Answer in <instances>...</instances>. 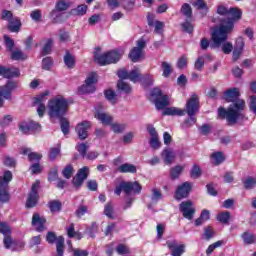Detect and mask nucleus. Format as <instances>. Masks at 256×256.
Instances as JSON below:
<instances>
[{"label": "nucleus", "instance_id": "de8ad7c7", "mask_svg": "<svg viewBox=\"0 0 256 256\" xmlns=\"http://www.w3.org/2000/svg\"><path fill=\"white\" fill-rule=\"evenodd\" d=\"M117 87L119 91H123L124 93H131V86H129V84L123 80L118 81Z\"/></svg>", "mask_w": 256, "mask_h": 256}, {"label": "nucleus", "instance_id": "bb28decb", "mask_svg": "<svg viewBox=\"0 0 256 256\" xmlns=\"http://www.w3.org/2000/svg\"><path fill=\"white\" fill-rule=\"evenodd\" d=\"M193 7H196L201 12L202 17H205L207 13H209V7H207V3H205V0H196L193 3Z\"/></svg>", "mask_w": 256, "mask_h": 256}, {"label": "nucleus", "instance_id": "3c124183", "mask_svg": "<svg viewBox=\"0 0 256 256\" xmlns=\"http://www.w3.org/2000/svg\"><path fill=\"white\" fill-rule=\"evenodd\" d=\"M11 59H13V61H21L26 59V56L21 50H15L12 52Z\"/></svg>", "mask_w": 256, "mask_h": 256}, {"label": "nucleus", "instance_id": "aec40b11", "mask_svg": "<svg viewBox=\"0 0 256 256\" xmlns=\"http://www.w3.org/2000/svg\"><path fill=\"white\" fill-rule=\"evenodd\" d=\"M47 95V93H43L39 96H37L36 98H34V105H37V113L39 115V117H43V115H45V111H46V107H45V96Z\"/></svg>", "mask_w": 256, "mask_h": 256}, {"label": "nucleus", "instance_id": "412c9836", "mask_svg": "<svg viewBox=\"0 0 256 256\" xmlns=\"http://www.w3.org/2000/svg\"><path fill=\"white\" fill-rule=\"evenodd\" d=\"M95 118L102 123V125H111L113 123V116L105 113L103 110L96 109Z\"/></svg>", "mask_w": 256, "mask_h": 256}, {"label": "nucleus", "instance_id": "7c9ffc66", "mask_svg": "<svg viewBox=\"0 0 256 256\" xmlns=\"http://www.w3.org/2000/svg\"><path fill=\"white\" fill-rule=\"evenodd\" d=\"M227 40L223 41L219 46H215V42L213 45H211L212 49H215L217 47H221L222 45V52L225 55H229L233 51V44L231 42H226Z\"/></svg>", "mask_w": 256, "mask_h": 256}, {"label": "nucleus", "instance_id": "4468645a", "mask_svg": "<svg viewBox=\"0 0 256 256\" xmlns=\"http://www.w3.org/2000/svg\"><path fill=\"white\" fill-rule=\"evenodd\" d=\"M197 111H199V98L197 95H192L186 103V113L189 117H194Z\"/></svg>", "mask_w": 256, "mask_h": 256}, {"label": "nucleus", "instance_id": "58836bf2", "mask_svg": "<svg viewBox=\"0 0 256 256\" xmlns=\"http://www.w3.org/2000/svg\"><path fill=\"white\" fill-rule=\"evenodd\" d=\"M163 77H169L173 73V67L169 62H162Z\"/></svg>", "mask_w": 256, "mask_h": 256}, {"label": "nucleus", "instance_id": "ddd939ff", "mask_svg": "<svg viewBox=\"0 0 256 256\" xmlns=\"http://www.w3.org/2000/svg\"><path fill=\"white\" fill-rule=\"evenodd\" d=\"M147 131L150 135V147H152L154 150L161 148V141H159V134L157 133V130L154 128L153 125L149 124L147 126Z\"/></svg>", "mask_w": 256, "mask_h": 256}, {"label": "nucleus", "instance_id": "ea45409f", "mask_svg": "<svg viewBox=\"0 0 256 256\" xmlns=\"http://www.w3.org/2000/svg\"><path fill=\"white\" fill-rule=\"evenodd\" d=\"M242 239L246 245H251L255 242V235L251 232H244L242 234Z\"/></svg>", "mask_w": 256, "mask_h": 256}, {"label": "nucleus", "instance_id": "4d7b16f0", "mask_svg": "<svg viewBox=\"0 0 256 256\" xmlns=\"http://www.w3.org/2000/svg\"><path fill=\"white\" fill-rule=\"evenodd\" d=\"M69 2H65V0H60L56 3L57 11H67L69 9Z\"/></svg>", "mask_w": 256, "mask_h": 256}, {"label": "nucleus", "instance_id": "5701e85b", "mask_svg": "<svg viewBox=\"0 0 256 256\" xmlns=\"http://www.w3.org/2000/svg\"><path fill=\"white\" fill-rule=\"evenodd\" d=\"M161 157L166 165H171L175 159V151L171 148H166L162 151Z\"/></svg>", "mask_w": 256, "mask_h": 256}, {"label": "nucleus", "instance_id": "423d86ee", "mask_svg": "<svg viewBox=\"0 0 256 256\" xmlns=\"http://www.w3.org/2000/svg\"><path fill=\"white\" fill-rule=\"evenodd\" d=\"M151 97L158 111H161L170 105L171 98L167 95H163V92H161L159 88H154L152 90Z\"/></svg>", "mask_w": 256, "mask_h": 256}, {"label": "nucleus", "instance_id": "9b49d317", "mask_svg": "<svg viewBox=\"0 0 256 256\" xmlns=\"http://www.w3.org/2000/svg\"><path fill=\"white\" fill-rule=\"evenodd\" d=\"M180 212L182 213L183 217L185 219H188V221H191L193 217L195 216V206H193V202L191 201H183L180 204Z\"/></svg>", "mask_w": 256, "mask_h": 256}, {"label": "nucleus", "instance_id": "a878e982", "mask_svg": "<svg viewBox=\"0 0 256 256\" xmlns=\"http://www.w3.org/2000/svg\"><path fill=\"white\" fill-rule=\"evenodd\" d=\"M21 155H27L29 161H39L42 159L43 155L31 151L30 148H21Z\"/></svg>", "mask_w": 256, "mask_h": 256}, {"label": "nucleus", "instance_id": "69168bd1", "mask_svg": "<svg viewBox=\"0 0 256 256\" xmlns=\"http://www.w3.org/2000/svg\"><path fill=\"white\" fill-rule=\"evenodd\" d=\"M191 177L192 179H199L201 177V168L199 166L194 165L192 167Z\"/></svg>", "mask_w": 256, "mask_h": 256}, {"label": "nucleus", "instance_id": "a211bd4d", "mask_svg": "<svg viewBox=\"0 0 256 256\" xmlns=\"http://www.w3.org/2000/svg\"><path fill=\"white\" fill-rule=\"evenodd\" d=\"M189 193H191V183L184 182L182 185L178 186L175 197L178 201H181V199L189 197Z\"/></svg>", "mask_w": 256, "mask_h": 256}, {"label": "nucleus", "instance_id": "864d4df0", "mask_svg": "<svg viewBox=\"0 0 256 256\" xmlns=\"http://www.w3.org/2000/svg\"><path fill=\"white\" fill-rule=\"evenodd\" d=\"M116 251L118 255H129V253H131V250H129V247L125 246L124 244H119L116 247Z\"/></svg>", "mask_w": 256, "mask_h": 256}, {"label": "nucleus", "instance_id": "1a4fd4ad", "mask_svg": "<svg viewBox=\"0 0 256 256\" xmlns=\"http://www.w3.org/2000/svg\"><path fill=\"white\" fill-rule=\"evenodd\" d=\"M97 83V74L95 72L90 73L85 83L79 88V93H95V84Z\"/></svg>", "mask_w": 256, "mask_h": 256}, {"label": "nucleus", "instance_id": "f03ea898", "mask_svg": "<svg viewBox=\"0 0 256 256\" xmlns=\"http://www.w3.org/2000/svg\"><path fill=\"white\" fill-rule=\"evenodd\" d=\"M243 109H245V101L237 100V102L230 105L227 110H225V108H219L218 115L222 117V119H226L230 125H235L237 121H242L243 117H245L243 115Z\"/></svg>", "mask_w": 256, "mask_h": 256}, {"label": "nucleus", "instance_id": "0e129e2a", "mask_svg": "<svg viewBox=\"0 0 256 256\" xmlns=\"http://www.w3.org/2000/svg\"><path fill=\"white\" fill-rule=\"evenodd\" d=\"M104 215H106L108 219H115L113 216V206H111V204H106L104 208Z\"/></svg>", "mask_w": 256, "mask_h": 256}, {"label": "nucleus", "instance_id": "603ef678", "mask_svg": "<svg viewBox=\"0 0 256 256\" xmlns=\"http://www.w3.org/2000/svg\"><path fill=\"white\" fill-rule=\"evenodd\" d=\"M111 130L114 133H123V131H125V124H119V123H111L110 124Z\"/></svg>", "mask_w": 256, "mask_h": 256}, {"label": "nucleus", "instance_id": "c85d7f7f", "mask_svg": "<svg viewBox=\"0 0 256 256\" xmlns=\"http://www.w3.org/2000/svg\"><path fill=\"white\" fill-rule=\"evenodd\" d=\"M8 29L11 33H19L21 30V20L15 17L12 21L8 22Z\"/></svg>", "mask_w": 256, "mask_h": 256}, {"label": "nucleus", "instance_id": "20e7f679", "mask_svg": "<svg viewBox=\"0 0 256 256\" xmlns=\"http://www.w3.org/2000/svg\"><path fill=\"white\" fill-rule=\"evenodd\" d=\"M13 180V173L9 170L4 172V175L0 177V203H8L11 199L9 194V182Z\"/></svg>", "mask_w": 256, "mask_h": 256}, {"label": "nucleus", "instance_id": "5fc2aeb1", "mask_svg": "<svg viewBox=\"0 0 256 256\" xmlns=\"http://www.w3.org/2000/svg\"><path fill=\"white\" fill-rule=\"evenodd\" d=\"M58 120L60 121L62 133L64 135H67L69 133V121L64 119V117L62 119H58Z\"/></svg>", "mask_w": 256, "mask_h": 256}, {"label": "nucleus", "instance_id": "8fccbe9b", "mask_svg": "<svg viewBox=\"0 0 256 256\" xmlns=\"http://www.w3.org/2000/svg\"><path fill=\"white\" fill-rule=\"evenodd\" d=\"M203 67H205V58H203V56H200L196 59L194 63V69H196V71H203Z\"/></svg>", "mask_w": 256, "mask_h": 256}, {"label": "nucleus", "instance_id": "09e8293b", "mask_svg": "<svg viewBox=\"0 0 256 256\" xmlns=\"http://www.w3.org/2000/svg\"><path fill=\"white\" fill-rule=\"evenodd\" d=\"M105 97L108 101H110V103H112V105H115V103H117V95L115 94V91L107 90L105 92Z\"/></svg>", "mask_w": 256, "mask_h": 256}, {"label": "nucleus", "instance_id": "13d9d810", "mask_svg": "<svg viewBox=\"0 0 256 256\" xmlns=\"http://www.w3.org/2000/svg\"><path fill=\"white\" fill-rule=\"evenodd\" d=\"M255 185H256V178L248 177L244 181L245 189H253V187H255Z\"/></svg>", "mask_w": 256, "mask_h": 256}, {"label": "nucleus", "instance_id": "b1692460", "mask_svg": "<svg viewBox=\"0 0 256 256\" xmlns=\"http://www.w3.org/2000/svg\"><path fill=\"white\" fill-rule=\"evenodd\" d=\"M224 99L228 103H235L239 99V90L237 88H231L224 93Z\"/></svg>", "mask_w": 256, "mask_h": 256}, {"label": "nucleus", "instance_id": "9d476101", "mask_svg": "<svg viewBox=\"0 0 256 256\" xmlns=\"http://www.w3.org/2000/svg\"><path fill=\"white\" fill-rule=\"evenodd\" d=\"M146 45L147 42H145V40L143 39H139L137 41V46L134 47L129 53V58L131 59V61H133V63H137V61L141 59L143 55V50L145 49Z\"/></svg>", "mask_w": 256, "mask_h": 256}, {"label": "nucleus", "instance_id": "052dcab7", "mask_svg": "<svg viewBox=\"0 0 256 256\" xmlns=\"http://www.w3.org/2000/svg\"><path fill=\"white\" fill-rule=\"evenodd\" d=\"M87 9H88L87 5L82 4V5L77 6V8L74 9L73 11H74L75 15L83 16V15H85V13H87Z\"/></svg>", "mask_w": 256, "mask_h": 256}, {"label": "nucleus", "instance_id": "6e6552de", "mask_svg": "<svg viewBox=\"0 0 256 256\" xmlns=\"http://www.w3.org/2000/svg\"><path fill=\"white\" fill-rule=\"evenodd\" d=\"M41 185V182L39 180H36L31 187V191L28 194V199L26 202V207L31 208L35 207L37 205V201H39V187Z\"/></svg>", "mask_w": 256, "mask_h": 256}, {"label": "nucleus", "instance_id": "e2e57ef3", "mask_svg": "<svg viewBox=\"0 0 256 256\" xmlns=\"http://www.w3.org/2000/svg\"><path fill=\"white\" fill-rule=\"evenodd\" d=\"M245 47V40H243V37H238L235 42L234 49L238 51H243Z\"/></svg>", "mask_w": 256, "mask_h": 256}, {"label": "nucleus", "instance_id": "f704fd0d", "mask_svg": "<svg viewBox=\"0 0 256 256\" xmlns=\"http://www.w3.org/2000/svg\"><path fill=\"white\" fill-rule=\"evenodd\" d=\"M180 11L184 15V17H187L188 19H191V17H193V9H191V5H189L188 3H184Z\"/></svg>", "mask_w": 256, "mask_h": 256}, {"label": "nucleus", "instance_id": "79ce46f5", "mask_svg": "<svg viewBox=\"0 0 256 256\" xmlns=\"http://www.w3.org/2000/svg\"><path fill=\"white\" fill-rule=\"evenodd\" d=\"M224 243L225 242L223 240H220L209 245L208 248L206 249V255H211V253H213L215 249H218V247H222Z\"/></svg>", "mask_w": 256, "mask_h": 256}, {"label": "nucleus", "instance_id": "4c0bfd02", "mask_svg": "<svg viewBox=\"0 0 256 256\" xmlns=\"http://www.w3.org/2000/svg\"><path fill=\"white\" fill-rule=\"evenodd\" d=\"M61 205H62L61 202L57 200H52L48 203L51 213H57L61 211Z\"/></svg>", "mask_w": 256, "mask_h": 256}, {"label": "nucleus", "instance_id": "f8f14e48", "mask_svg": "<svg viewBox=\"0 0 256 256\" xmlns=\"http://www.w3.org/2000/svg\"><path fill=\"white\" fill-rule=\"evenodd\" d=\"M89 177V167L84 166L78 170L76 176L73 178L72 183L76 189H79L83 182Z\"/></svg>", "mask_w": 256, "mask_h": 256}, {"label": "nucleus", "instance_id": "680f3d73", "mask_svg": "<svg viewBox=\"0 0 256 256\" xmlns=\"http://www.w3.org/2000/svg\"><path fill=\"white\" fill-rule=\"evenodd\" d=\"M15 17L13 16V12L9 10L2 11V19L3 21H7L8 23L12 21Z\"/></svg>", "mask_w": 256, "mask_h": 256}, {"label": "nucleus", "instance_id": "cd10ccee", "mask_svg": "<svg viewBox=\"0 0 256 256\" xmlns=\"http://www.w3.org/2000/svg\"><path fill=\"white\" fill-rule=\"evenodd\" d=\"M3 243L5 249H12V251H17V240H13L10 235L4 236Z\"/></svg>", "mask_w": 256, "mask_h": 256}, {"label": "nucleus", "instance_id": "4be33fe9", "mask_svg": "<svg viewBox=\"0 0 256 256\" xmlns=\"http://www.w3.org/2000/svg\"><path fill=\"white\" fill-rule=\"evenodd\" d=\"M94 61L98 63V65H111L115 62V59L109 58L107 56V53L99 54L95 52L94 54Z\"/></svg>", "mask_w": 256, "mask_h": 256}, {"label": "nucleus", "instance_id": "f3484780", "mask_svg": "<svg viewBox=\"0 0 256 256\" xmlns=\"http://www.w3.org/2000/svg\"><path fill=\"white\" fill-rule=\"evenodd\" d=\"M89 129H91V122L89 121H83L76 126V133L81 141L87 139Z\"/></svg>", "mask_w": 256, "mask_h": 256}, {"label": "nucleus", "instance_id": "a19ab883", "mask_svg": "<svg viewBox=\"0 0 256 256\" xmlns=\"http://www.w3.org/2000/svg\"><path fill=\"white\" fill-rule=\"evenodd\" d=\"M229 219H231V213L229 211L219 213L217 216V220L220 223L227 224V223H229Z\"/></svg>", "mask_w": 256, "mask_h": 256}, {"label": "nucleus", "instance_id": "a18cd8bd", "mask_svg": "<svg viewBox=\"0 0 256 256\" xmlns=\"http://www.w3.org/2000/svg\"><path fill=\"white\" fill-rule=\"evenodd\" d=\"M76 149L82 157H87V149H89V144L88 143H80L76 145Z\"/></svg>", "mask_w": 256, "mask_h": 256}, {"label": "nucleus", "instance_id": "f257e3e1", "mask_svg": "<svg viewBox=\"0 0 256 256\" xmlns=\"http://www.w3.org/2000/svg\"><path fill=\"white\" fill-rule=\"evenodd\" d=\"M216 13L222 17H228L221 20L220 26L212 32V41L215 47H219L223 41H227L229 33L235 29V22L241 21L243 11L239 8H228L225 5H218Z\"/></svg>", "mask_w": 256, "mask_h": 256}, {"label": "nucleus", "instance_id": "c756f323", "mask_svg": "<svg viewBox=\"0 0 256 256\" xmlns=\"http://www.w3.org/2000/svg\"><path fill=\"white\" fill-rule=\"evenodd\" d=\"M119 173H137V166L130 163L122 164L118 167Z\"/></svg>", "mask_w": 256, "mask_h": 256}, {"label": "nucleus", "instance_id": "c03bdc74", "mask_svg": "<svg viewBox=\"0 0 256 256\" xmlns=\"http://www.w3.org/2000/svg\"><path fill=\"white\" fill-rule=\"evenodd\" d=\"M73 173H75V170L71 164L67 165L62 171V175L65 179H71V177H73Z\"/></svg>", "mask_w": 256, "mask_h": 256}, {"label": "nucleus", "instance_id": "39448f33", "mask_svg": "<svg viewBox=\"0 0 256 256\" xmlns=\"http://www.w3.org/2000/svg\"><path fill=\"white\" fill-rule=\"evenodd\" d=\"M141 189L142 187L139 182H121L116 186L114 193L115 195H121L123 191L125 195H131V193L139 195V193H141Z\"/></svg>", "mask_w": 256, "mask_h": 256}, {"label": "nucleus", "instance_id": "0eeeda50", "mask_svg": "<svg viewBox=\"0 0 256 256\" xmlns=\"http://www.w3.org/2000/svg\"><path fill=\"white\" fill-rule=\"evenodd\" d=\"M15 89H19V81L8 80L5 85L0 86V96L2 99L10 101L12 94Z\"/></svg>", "mask_w": 256, "mask_h": 256}, {"label": "nucleus", "instance_id": "393cba45", "mask_svg": "<svg viewBox=\"0 0 256 256\" xmlns=\"http://www.w3.org/2000/svg\"><path fill=\"white\" fill-rule=\"evenodd\" d=\"M162 115L164 116L168 115L172 117H175V116L183 117V115H185V110L177 107H167L162 112Z\"/></svg>", "mask_w": 256, "mask_h": 256}, {"label": "nucleus", "instance_id": "2f4dec72", "mask_svg": "<svg viewBox=\"0 0 256 256\" xmlns=\"http://www.w3.org/2000/svg\"><path fill=\"white\" fill-rule=\"evenodd\" d=\"M163 199V194L161 193V190L157 188L152 189V194L150 195V201L152 204H157L159 201Z\"/></svg>", "mask_w": 256, "mask_h": 256}, {"label": "nucleus", "instance_id": "2eb2a0df", "mask_svg": "<svg viewBox=\"0 0 256 256\" xmlns=\"http://www.w3.org/2000/svg\"><path fill=\"white\" fill-rule=\"evenodd\" d=\"M0 76L5 79H13L15 77H21V71L15 67L0 66Z\"/></svg>", "mask_w": 256, "mask_h": 256}, {"label": "nucleus", "instance_id": "7ed1b4c3", "mask_svg": "<svg viewBox=\"0 0 256 256\" xmlns=\"http://www.w3.org/2000/svg\"><path fill=\"white\" fill-rule=\"evenodd\" d=\"M47 109L50 119H63L69 109V100L63 96H56L49 100Z\"/></svg>", "mask_w": 256, "mask_h": 256}, {"label": "nucleus", "instance_id": "6e6d98bb", "mask_svg": "<svg viewBox=\"0 0 256 256\" xmlns=\"http://www.w3.org/2000/svg\"><path fill=\"white\" fill-rule=\"evenodd\" d=\"M181 173H183V168L182 166H176V167H173L171 169V177L172 179H178L179 178V175H181Z\"/></svg>", "mask_w": 256, "mask_h": 256}, {"label": "nucleus", "instance_id": "e433bc0d", "mask_svg": "<svg viewBox=\"0 0 256 256\" xmlns=\"http://www.w3.org/2000/svg\"><path fill=\"white\" fill-rule=\"evenodd\" d=\"M128 79L133 83L141 81V74H139V69L134 68L130 73H128Z\"/></svg>", "mask_w": 256, "mask_h": 256}, {"label": "nucleus", "instance_id": "72a5a7b5", "mask_svg": "<svg viewBox=\"0 0 256 256\" xmlns=\"http://www.w3.org/2000/svg\"><path fill=\"white\" fill-rule=\"evenodd\" d=\"M211 159L214 165H221L225 161V156H223V152H215L211 155Z\"/></svg>", "mask_w": 256, "mask_h": 256}, {"label": "nucleus", "instance_id": "49530a36", "mask_svg": "<svg viewBox=\"0 0 256 256\" xmlns=\"http://www.w3.org/2000/svg\"><path fill=\"white\" fill-rule=\"evenodd\" d=\"M46 241L50 245H53V243H56V249H57V242L59 241V236L55 234V232H48L46 235Z\"/></svg>", "mask_w": 256, "mask_h": 256}, {"label": "nucleus", "instance_id": "774afa93", "mask_svg": "<svg viewBox=\"0 0 256 256\" xmlns=\"http://www.w3.org/2000/svg\"><path fill=\"white\" fill-rule=\"evenodd\" d=\"M4 165L6 167H15V165H17V161H15L11 156H6L4 158Z\"/></svg>", "mask_w": 256, "mask_h": 256}, {"label": "nucleus", "instance_id": "37998d69", "mask_svg": "<svg viewBox=\"0 0 256 256\" xmlns=\"http://www.w3.org/2000/svg\"><path fill=\"white\" fill-rule=\"evenodd\" d=\"M215 237V230L211 226H207L204 228V239L206 241H210V239H213Z\"/></svg>", "mask_w": 256, "mask_h": 256}, {"label": "nucleus", "instance_id": "338daca9", "mask_svg": "<svg viewBox=\"0 0 256 256\" xmlns=\"http://www.w3.org/2000/svg\"><path fill=\"white\" fill-rule=\"evenodd\" d=\"M41 245V236H34L30 239L29 247L33 249V247H37Z\"/></svg>", "mask_w": 256, "mask_h": 256}, {"label": "nucleus", "instance_id": "473e14b6", "mask_svg": "<svg viewBox=\"0 0 256 256\" xmlns=\"http://www.w3.org/2000/svg\"><path fill=\"white\" fill-rule=\"evenodd\" d=\"M64 63L68 69H73V67H75V56L71 55V53L67 51L64 56Z\"/></svg>", "mask_w": 256, "mask_h": 256}, {"label": "nucleus", "instance_id": "c9c22d12", "mask_svg": "<svg viewBox=\"0 0 256 256\" xmlns=\"http://www.w3.org/2000/svg\"><path fill=\"white\" fill-rule=\"evenodd\" d=\"M108 59H114V62L112 63H117L123 57V51H117V50H112L110 52H107Z\"/></svg>", "mask_w": 256, "mask_h": 256}, {"label": "nucleus", "instance_id": "dca6fc26", "mask_svg": "<svg viewBox=\"0 0 256 256\" xmlns=\"http://www.w3.org/2000/svg\"><path fill=\"white\" fill-rule=\"evenodd\" d=\"M166 245L171 251V256H181L185 253V244L179 245L175 240H168Z\"/></svg>", "mask_w": 256, "mask_h": 256}, {"label": "nucleus", "instance_id": "bf43d9fd", "mask_svg": "<svg viewBox=\"0 0 256 256\" xmlns=\"http://www.w3.org/2000/svg\"><path fill=\"white\" fill-rule=\"evenodd\" d=\"M53 67V59L51 57H46L42 60V68H44L46 71H49Z\"/></svg>", "mask_w": 256, "mask_h": 256}, {"label": "nucleus", "instance_id": "6ab92c4d", "mask_svg": "<svg viewBox=\"0 0 256 256\" xmlns=\"http://www.w3.org/2000/svg\"><path fill=\"white\" fill-rule=\"evenodd\" d=\"M45 223H47V220L45 217L34 213L32 216V227L36 229V231L41 232L45 230Z\"/></svg>", "mask_w": 256, "mask_h": 256}]
</instances>
